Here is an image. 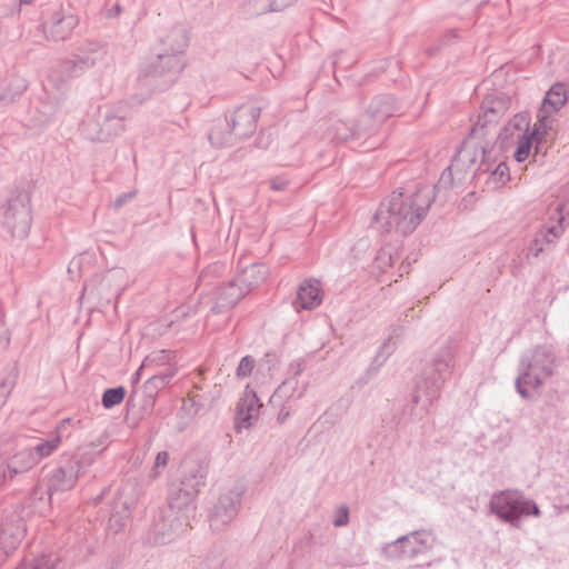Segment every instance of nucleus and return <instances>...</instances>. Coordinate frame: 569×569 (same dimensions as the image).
I'll use <instances>...</instances> for the list:
<instances>
[{
    "instance_id": "obj_22",
    "label": "nucleus",
    "mask_w": 569,
    "mask_h": 569,
    "mask_svg": "<svg viewBox=\"0 0 569 569\" xmlns=\"http://www.w3.org/2000/svg\"><path fill=\"white\" fill-rule=\"evenodd\" d=\"M244 296L246 291L236 279L228 281L216 289V301L211 311L222 313L233 308Z\"/></svg>"
},
{
    "instance_id": "obj_19",
    "label": "nucleus",
    "mask_w": 569,
    "mask_h": 569,
    "mask_svg": "<svg viewBox=\"0 0 569 569\" xmlns=\"http://www.w3.org/2000/svg\"><path fill=\"white\" fill-rule=\"evenodd\" d=\"M126 112L121 109H111L106 107L99 110L98 124L100 130L92 140L104 141L111 136H117L123 130V120Z\"/></svg>"
},
{
    "instance_id": "obj_25",
    "label": "nucleus",
    "mask_w": 569,
    "mask_h": 569,
    "mask_svg": "<svg viewBox=\"0 0 569 569\" xmlns=\"http://www.w3.org/2000/svg\"><path fill=\"white\" fill-rule=\"evenodd\" d=\"M322 302L321 283L317 279H306L297 290L293 302L296 309L312 310Z\"/></svg>"
},
{
    "instance_id": "obj_9",
    "label": "nucleus",
    "mask_w": 569,
    "mask_h": 569,
    "mask_svg": "<svg viewBox=\"0 0 569 569\" xmlns=\"http://www.w3.org/2000/svg\"><path fill=\"white\" fill-rule=\"evenodd\" d=\"M188 526L184 516H177L170 508L159 507L151 513L143 541L150 546H162L179 538Z\"/></svg>"
},
{
    "instance_id": "obj_14",
    "label": "nucleus",
    "mask_w": 569,
    "mask_h": 569,
    "mask_svg": "<svg viewBox=\"0 0 569 569\" xmlns=\"http://www.w3.org/2000/svg\"><path fill=\"white\" fill-rule=\"evenodd\" d=\"M21 438H12L11 436L0 437V458H4L9 462V468L13 473H22L38 465L36 456H33L29 446H22Z\"/></svg>"
},
{
    "instance_id": "obj_50",
    "label": "nucleus",
    "mask_w": 569,
    "mask_h": 569,
    "mask_svg": "<svg viewBox=\"0 0 569 569\" xmlns=\"http://www.w3.org/2000/svg\"><path fill=\"white\" fill-rule=\"evenodd\" d=\"M289 181L283 177H276L270 180V187L274 191H283L286 190Z\"/></svg>"
},
{
    "instance_id": "obj_20",
    "label": "nucleus",
    "mask_w": 569,
    "mask_h": 569,
    "mask_svg": "<svg viewBox=\"0 0 569 569\" xmlns=\"http://www.w3.org/2000/svg\"><path fill=\"white\" fill-rule=\"evenodd\" d=\"M396 111L397 106L393 96H377L372 99L367 112L362 114V120H366L373 131L377 124L393 116Z\"/></svg>"
},
{
    "instance_id": "obj_35",
    "label": "nucleus",
    "mask_w": 569,
    "mask_h": 569,
    "mask_svg": "<svg viewBox=\"0 0 569 569\" xmlns=\"http://www.w3.org/2000/svg\"><path fill=\"white\" fill-rule=\"evenodd\" d=\"M549 113L550 112H547L540 108L538 109L537 121L533 124L532 129H529V136L532 139L545 140L546 137L548 136V132L551 128Z\"/></svg>"
},
{
    "instance_id": "obj_13",
    "label": "nucleus",
    "mask_w": 569,
    "mask_h": 569,
    "mask_svg": "<svg viewBox=\"0 0 569 569\" xmlns=\"http://www.w3.org/2000/svg\"><path fill=\"white\" fill-rule=\"evenodd\" d=\"M550 224L542 226L530 241L528 254L538 257L543 251L546 244L553 243L565 231V227L569 224V204L558 203L550 214Z\"/></svg>"
},
{
    "instance_id": "obj_29",
    "label": "nucleus",
    "mask_w": 569,
    "mask_h": 569,
    "mask_svg": "<svg viewBox=\"0 0 569 569\" xmlns=\"http://www.w3.org/2000/svg\"><path fill=\"white\" fill-rule=\"evenodd\" d=\"M267 277L268 268L263 263H251L237 274L236 280L247 295L253 288L261 284Z\"/></svg>"
},
{
    "instance_id": "obj_47",
    "label": "nucleus",
    "mask_w": 569,
    "mask_h": 569,
    "mask_svg": "<svg viewBox=\"0 0 569 569\" xmlns=\"http://www.w3.org/2000/svg\"><path fill=\"white\" fill-rule=\"evenodd\" d=\"M349 522V509L346 506H341L337 510V515L333 519V525L336 527H345Z\"/></svg>"
},
{
    "instance_id": "obj_4",
    "label": "nucleus",
    "mask_w": 569,
    "mask_h": 569,
    "mask_svg": "<svg viewBox=\"0 0 569 569\" xmlns=\"http://www.w3.org/2000/svg\"><path fill=\"white\" fill-rule=\"evenodd\" d=\"M482 113L478 116L477 122L472 126L469 136L462 141L460 149L453 156L450 166L458 174L467 172L470 167L477 163L479 151L482 153V166L489 170L490 166L486 162L489 153V142L493 137L490 136V129L502 113L501 102L485 100L481 106Z\"/></svg>"
},
{
    "instance_id": "obj_1",
    "label": "nucleus",
    "mask_w": 569,
    "mask_h": 569,
    "mask_svg": "<svg viewBox=\"0 0 569 569\" xmlns=\"http://www.w3.org/2000/svg\"><path fill=\"white\" fill-rule=\"evenodd\" d=\"M452 170L455 169L451 166L447 167L436 184L423 186L411 194L393 191L380 203L373 221L379 223L385 232L395 230L402 236L410 234L420 224L437 197L440 198L443 193L445 198L448 190L463 182V176H459L457 182L455 181Z\"/></svg>"
},
{
    "instance_id": "obj_52",
    "label": "nucleus",
    "mask_w": 569,
    "mask_h": 569,
    "mask_svg": "<svg viewBox=\"0 0 569 569\" xmlns=\"http://www.w3.org/2000/svg\"><path fill=\"white\" fill-rule=\"evenodd\" d=\"M270 143L269 136L264 139V136L262 132H260L259 137L256 140V146L259 148H267Z\"/></svg>"
},
{
    "instance_id": "obj_48",
    "label": "nucleus",
    "mask_w": 569,
    "mask_h": 569,
    "mask_svg": "<svg viewBox=\"0 0 569 569\" xmlns=\"http://www.w3.org/2000/svg\"><path fill=\"white\" fill-rule=\"evenodd\" d=\"M136 196H137V190H131V191L121 193L113 201V208L116 210L122 208L128 201L133 199Z\"/></svg>"
},
{
    "instance_id": "obj_59",
    "label": "nucleus",
    "mask_w": 569,
    "mask_h": 569,
    "mask_svg": "<svg viewBox=\"0 0 569 569\" xmlns=\"http://www.w3.org/2000/svg\"><path fill=\"white\" fill-rule=\"evenodd\" d=\"M211 272V268L204 269L201 271L199 279L203 281L208 278L209 273Z\"/></svg>"
},
{
    "instance_id": "obj_60",
    "label": "nucleus",
    "mask_w": 569,
    "mask_h": 569,
    "mask_svg": "<svg viewBox=\"0 0 569 569\" xmlns=\"http://www.w3.org/2000/svg\"><path fill=\"white\" fill-rule=\"evenodd\" d=\"M20 6H29L33 3L34 0H18Z\"/></svg>"
},
{
    "instance_id": "obj_24",
    "label": "nucleus",
    "mask_w": 569,
    "mask_h": 569,
    "mask_svg": "<svg viewBox=\"0 0 569 569\" xmlns=\"http://www.w3.org/2000/svg\"><path fill=\"white\" fill-rule=\"evenodd\" d=\"M208 476V462L203 459H186L182 465V475L180 485L199 491V488L204 485Z\"/></svg>"
},
{
    "instance_id": "obj_53",
    "label": "nucleus",
    "mask_w": 569,
    "mask_h": 569,
    "mask_svg": "<svg viewBox=\"0 0 569 569\" xmlns=\"http://www.w3.org/2000/svg\"><path fill=\"white\" fill-rule=\"evenodd\" d=\"M372 378L370 376H367V372H363L356 381V385L361 388L363 386H366L367 383H369V381L371 380Z\"/></svg>"
},
{
    "instance_id": "obj_38",
    "label": "nucleus",
    "mask_w": 569,
    "mask_h": 569,
    "mask_svg": "<svg viewBox=\"0 0 569 569\" xmlns=\"http://www.w3.org/2000/svg\"><path fill=\"white\" fill-rule=\"evenodd\" d=\"M127 390L123 386L108 388L103 391L101 403L104 409H111L121 403L126 397Z\"/></svg>"
},
{
    "instance_id": "obj_12",
    "label": "nucleus",
    "mask_w": 569,
    "mask_h": 569,
    "mask_svg": "<svg viewBox=\"0 0 569 569\" xmlns=\"http://www.w3.org/2000/svg\"><path fill=\"white\" fill-rule=\"evenodd\" d=\"M244 492L246 485L241 481H237L231 487L221 490L209 515L212 531L222 530L237 517Z\"/></svg>"
},
{
    "instance_id": "obj_16",
    "label": "nucleus",
    "mask_w": 569,
    "mask_h": 569,
    "mask_svg": "<svg viewBox=\"0 0 569 569\" xmlns=\"http://www.w3.org/2000/svg\"><path fill=\"white\" fill-rule=\"evenodd\" d=\"M262 405L250 385H247L237 405L236 425L238 428L248 429L253 420L258 419Z\"/></svg>"
},
{
    "instance_id": "obj_41",
    "label": "nucleus",
    "mask_w": 569,
    "mask_h": 569,
    "mask_svg": "<svg viewBox=\"0 0 569 569\" xmlns=\"http://www.w3.org/2000/svg\"><path fill=\"white\" fill-rule=\"evenodd\" d=\"M254 358L251 356H244L240 359L238 367L236 369V376L239 379H243L250 377L253 372V369L257 367Z\"/></svg>"
},
{
    "instance_id": "obj_11",
    "label": "nucleus",
    "mask_w": 569,
    "mask_h": 569,
    "mask_svg": "<svg viewBox=\"0 0 569 569\" xmlns=\"http://www.w3.org/2000/svg\"><path fill=\"white\" fill-rule=\"evenodd\" d=\"M24 506L0 505V562L20 545L26 533Z\"/></svg>"
},
{
    "instance_id": "obj_49",
    "label": "nucleus",
    "mask_w": 569,
    "mask_h": 569,
    "mask_svg": "<svg viewBox=\"0 0 569 569\" xmlns=\"http://www.w3.org/2000/svg\"><path fill=\"white\" fill-rule=\"evenodd\" d=\"M16 476L11 468H9V462L0 463V486L7 482L9 479H12Z\"/></svg>"
},
{
    "instance_id": "obj_54",
    "label": "nucleus",
    "mask_w": 569,
    "mask_h": 569,
    "mask_svg": "<svg viewBox=\"0 0 569 569\" xmlns=\"http://www.w3.org/2000/svg\"><path fill=\"white\" fill-rule=\"evenodd\" d=\"M222 562L220 560L216 561L214 563H204V565H201L200 567L196 568V569H220Z\"/></svg>"
},
{
    "instance_id": "obj_2",
    "label": "nucleus",
    "mask_w": 569,
    "mask_h": 569,
    "mask_svg": "<svg viewBox=\"0 0 569 569\" xmlns=\"http://www.w3.org/2000/svg\"><path fill=\"white\" fill-rule=\"evenodd\" d=\"M188 42V31L182 26L173 27L160 39V51L140 69L138 88L142 92L137 94L138 103H142L151 92L164 91L177 81L186 66L182 53Z\"/></svg>"
},
{
    "instance_id": "obj_58",
    "label": "nucleus",
    "mask_w": 569,
    "mask_h": 569,
    "mask_svg": "<svg viewBox=\"0 0 569 569\" xmlns=\"http://www.w3.org/2000/svg\"><path fill=\"white\" fill-rule=\"evenodd\" d=\"M288 416H289V411H286V410L282 408V409L280 410V412L278 413V418H277L278 422H279V423H282V422L286 420V418H287Z\"/></svg>"
},
{
    "instance_id": "obj_63",
    "label": "nucleus",
    "mask_w": 569,
    "mask_h": 569,
    "mask_svg": "<svg viewBox=\"0 0 569 569\" xmlns=\"http://www.w3.org/2000/svg\"><path fill=\"white\" fill-rule=\"evenodd\" d=\"M449 34H450L452 38H457L456 31H453V30H450V31H449Z\"/></svg>"
},
{
    "instance_id": "obj_39",
    "label": "nucleus",
    "mask_w": 569,
    "mask_h": 569,
    "mask_svg": "<svg viewBox=\"0 0 569 569\" xmlns=\"http://www.w3.org/2000/svg\"><path fill=\"white\" fill-rule=\"evenodd\" d=\"M533 139L529 136V132H521L518 134L517 148L513 152V158L517 162H523L528 159L532 149Z\"/></svg>"
},
{
    "instance_id": "obj_3",
    "label": "nucleus",
    "mask_w": 569,
    "mask_h": 569,
    "mask_svg": "<svg viewBox=\"0 0 569 569\" xmlns=\"http://www.w3.org/2000/svg\"><path fill=\"white\" fill-rule=\"evenodd\" d=\"M104 448L96 450L93 443L78 448L71 455H64L59 465L47 476L46 489L39 487L30 493L29 501L32 511L42 513L57 493L72 489L78 478L94 462Z\"/></svg>"
},
{
    "instance_id": "obj_10",
    "label": "nucleus",
    "mask_w": 569,
    "mask_h": 569,
    "mask_svg": "<svg viewBox=\"0 0 569 569\" xmlns=\"http://www.w3.org/2000/svg\"><path fill=\"white\" fill-rule=\"evenodd\" d=\"M0 214L3 227L12 237H28L32 222L29 192L26 189L12 191L7 203L0 208Z\"/></svg>"
},
{
    "instance_id": "obj_37",
    "label": "nucleus",
    "mask_w": 569,
    "mask_h": 569,
    "mask_svg": "<svg viewBox=\"0 0 569 569\" xmlns=\"http://www.w3.org/2000/svg\"><path fill=\"white\" fill-rule=\"evenodd\" d=\"M17 378L18 371L14 367L11 368L4 377L0 378V409L6 405L10 393L16 387Z\"/></svg>"
},
{
    "instance_id": "obj_27",
    "label": "nucleus",
    "mask_w": 569,
    "mask_h": 569,
    "mask_svg": "<svg viewBox=\"0 0 569 569\" xmlns=\"http://www.w3.org/2000/svg\"><path fill=\"white\" fill-rule=\"evenodd\" d=\"M70 422V419H63L54 431L50 433L47 439H40L34 445H29L38 463L49 456H51L61 443V431Z\"/></svg>"
},
{
    "instance_id": "obj_56",
    "label": "nucleus",
    "mask_w": 569,
    "mask_h": 569,
    "mask_svg": "<svg viewBox=\"0 0 569 569\" xmlns=\"http://www.w3.org/2000/svg\"><path fill=\"white\" fill-rule=\"evenodd\" d=\"M121 12V7L119 4H114L108 12V17H117Z\"/></svg>"
},
{
    "instance_id": "obj_42",
    "label": "nucleus",
    "mask_w": 569,
    "mask_h": 569,
    "mask_svg": "<svg viewBox=\"0 0 569 569\" xmlns=\"http://www.w3.org/2000/svg\"><path fill=\"white\" fill-rule=\"evenodd\" d=\"M59 68L63 79L78 77L83 72L79 71V64L74 57L72 59L61 61Z\"/></svg>"
},
{
    "instance_id": "obj_51",
    "label": "nucleus",
    "mask_w": 569,
    "mask_h": 569,
    "mask_svg": "<svg viewBox=\"0 0 569 569\" xmlns=\"http://www.w3.org/2000/svg\"><path fill=\"white\" fill-rule=\"evenodd\" d=\"M305 370V365L301 360H295L289 366L290 378H296Z\"/></svg>"
},
{
    "instance_id": "obj_8",
    "label": "nucleus",
    "mask_w": 569,
    "mask_h": 569,
    "mask_svg": "<svg viewBox=\"0 0 569 569\" xmlns=\"http://www.w3.org/2000/svg\"><path fill=\"white\" fill-rule=\"evenodd\" d=\"M489 509L501 521L518 528L521 518L540 516L538 505L522 496L519 491L503 490L492 495Z\"/></svg>"
},
{
    "instance_id": "obj_18",
    "label": "nucleus",
    "mask_w": 569,
    "mask_h": 569,
    "mask_svg": "<svg viewBox=\"0 0 569 569\" xmlns=\"http://www.w3.org/2000/svg\"><path fill=\"white\" fill-rule=\"evenodd\" d=\"M197 492L180 483L171 485L168 495V505L162 508H170L177 516H184L189 523L190 513L196 510L194 497Z\"/></svg>"
},
{
    "instance_id": "obj_30",
    "label": "nucleus",
    "mask_w": 569,
    "mask_h": 569,
    "mask_svg": "<svg viewBox=\"0 0 569 569\" xmlns=\"http://www.w3.org/2000/svg\"><path fill=\"white\" fill-rule=\"evenodd\" d=\"M567 100V86L559 81L552 84L547 91L540 109L547 112H557L566 104Z\"/></svg>"
},
{
    "instance_id": "obj_26",
    "label": "nucleus",
    "mask_w": 569,
    "mask_h": 569,
    "mask_svg": "<svg viewBox=\"0 0 569 569\" xmlns=\"http://www.w3.org/2000/svg\"><path fill=\"white\" fill-rule=\"evenodd\" d=\"M492 144L491 142H489V153L486 158V162L490 166L489 170H485L486 166H482L481 168V164H482V159L479 163V166L477 168H473L475 164L472 167H470V169H468L467 172H462L460 173V176H463L465 179H463V182L461 184H458V186H455L453 188H458V187H461L466 180L468 179V176L471 174L470 177L473 178L476 177L477 174H480L481 172H491V176L492 178L495 179L496 182H501V183H505L507 180L510 179V173H509V167L505 163V162H499L493 169H492V163L490 162V156H491V151H492ZM479 156L482 157V153L479 151ZM452 177L455 179V181L457 182V178L459 177V174L456 172V170H452Z\"/></svg>"
},
{
    "instance_id": "obj_28",
    "label": "nucleus",
    "mask_w": 569,
    "mask_h": 569,
    "mask_svg": "<svg viewBox=\"0 0 569 569\" xmlns=\"http://www.w3.org/2000/svg\"><path fill=\"white\" fill-rule=\"evenodd\" d=\"M174 376V370L164 369L150 377L143 385L144 403L143 408H152L160 389L168 386Z\"/></svg>"
},
{
    "instance_id": "obj_64",
    "label": "nucleus",
    "mask_w": 569,
    "mask_h": 569,
    "mask_svg": "<svg viewBox=\"0 0 569 569\" xmlns=\"http://www.w3.org/2000/svg\"><path fill=\"white\" fill-rule=\"evenodd\" d=\"M305 391H306V386H305V387H303V389L299 392L298 398H301Z\"/></svg>"
},
{
    "instance_id": "obj_32",
    "label": "nucleus",
    "mask_w": 569,
    "mask_h": 569,
    "mask_svg": "<svg viewBox=\"0 0 569 569\" xmlns=\"http://www.w3.org/2000/svg\"><path fill=\"white\" fill-rule=\"evenodd\" d=\"M531 117L529 112L517 113L509 123L499 132L502 140L513 136L515 131L529 132Z\"/></svg>"
},
{
    "instance_id": "obj_57",
    "label": "nucleus",
    "mask_w": 569,
    "mask_h": 569,
    "mask_svg": "<svg viewBox=\"0 0 569 569\" xmlns=\"http://www.w3.org/2000/svg\"><path fill=\"white\" fill-rule=\"evenodd\" d=\"M543 141L545 140L533 139L532 147L535 149V153H539L542 150Z\"/></svg>"
},
{
    "instance_id": "obj_7",
    "label": "nucleus",
    "mask_w": 569,
    "mask_h": 569,
    "mask_svg": "<svg viewBox=\"0 0 569 569\" xmlns=\"http://www.w3.org/2000/svg\"><path fill=\"white\" fill-rule=\"evenodd\" d=\"M261 108L253 102L238 106L229 118L218 122L210 130L208 138L214 147H226L234 143L236 139H246L257 129Z\"/></svg>"
},
{
    "instance_id": "obj_21",
    "label": "nucleus",
    "mask_w": 569,
    "mask_h": 569,
    "mask_svg": "<svg viewBox=\"0 0 569 569\" xmlns=\"http://www.w3.org/2000/svg\"><path fill=\"white\" fill-rule=\"evenodd\" d=\"M397 542L402 543L401 551L405 553V557L412 559L431 549L435 542V537L427 530H417L409 535L399 537Z\"/></svg>"
},
{
    "instance_id": "obj_34",
    "label": "nucleus",
    "mask_w": 569,
    "mask_h": 569,
    "mask_svg": "<svg viewBox=\"0 0 569 569\" xmlns=\"http://www.w3.org/2000/svg\"><path fill=\"white\" fill-rule=\"evenodd\" d=\"M280 365V358L274 351H268L257 363V375L272 378Z\"/></svg>"
},
{
    "instance_id": "obj_62",
    "label": "nucleus",
    "mask_w": 569,
    "mask_h": 569,
    "mask_svg": "<svg viewBox=\"0 0 569 569\" xmlns=\"http://www.w3.org/2000/svg\"><path fill=\"white\" fill-rule=\"evenodd\" d=\"M140 370H141V368H139V369L136 371V373H134V381H138V379H139V375H140V373H139V372H140Z\"/></svg>"
},
{
    "instance_id": "obj_33",
    "label": "nucleus",
    "mask_w": 569,
    "mask_h": 569,
    "mask_svg": "<svg viewBox=\"0 0 569 569\" xmlns=\"http://www.w3.org/2000/svg\"><path fill=\"white\" fill-rule=\"evenodd\" d=\"M396 343L392 341L391 338H389L387 341L383 342L382 346H380L372 362L365 371L367 372V376H370L371 378L377 376L381 366H383L389 356L393 352Z\"/></svg>"
},
{
    "instance_id": "obj_43",
    "label": "nucleus",
    "mask_w": 569,
    "mask_h": 569,
    "mask_svg": "<svg viewBox=\"0 0 569 569\" xmlns=\"http://www.w3.org/2000/svg\"><path fill=\"white\" fill-rule=\"evenodd\" d=\"M293 2L295 0H268V3L266 6L257 7L256 12L264 13L281 11L287 7L291 6Z\"/></svg>"
},
{
    "instance_id": "obj_44",
    "label": "nucleus",
    "mask_w": 569,
    "mask_h": 569,
    "mask_svg": "<svg viewBox=\"0 0 569 569\" xmlns=\"http://www.w3.org/2000/svg\"><path fill=\"white\" fill-rule=\"evenodd\" d=\"M382 423L385 428L390 430L398 428L400 423L399 410L391 408L388 412H386V417L382 419Z\"/></svg>"
},
{
    "instance_id": "obj_36",
    "label": "nucleus",
    "mask_w": 569,
    "mask_h": 569,
    "mask_svg": "<svg viewBox=\"0 0 569 569\" xmlns=\"http://www.w3.org/2000/svg\"><path fill=\"white\" fill-rule=\"evenodd\" d=\"M298 386V379L296 378H288L286 379L272 393V396L269 399V402L271 405H277L278 402H281L283 399L291 398Z\"/></svg>"
},
{
    "instance_id": "obj_45",
    "label": "nucleus",
    "mask_w": 569,
    "mask_h": 569,
    "mask_svg": "<svg viewBox=\"0 0 569 569\" xmlns=\"http://www.w3.org/2000/svg\"><path fill=\"white\" fill-rule=\"evenodd\" d=\"M402 543L397 542V539L392 542L387 543L383 547V552L389 558H400L405 557V553H402Z\"/></svg>"
},
{
    "instance_id": "obj_6",
    "label": "nucleus",
    "mask_w": 569,
    "mask_h": 569,
    "mask_svg": "<svg viewBox=\"0 0 569 569\" xmlns=\"http://www.w3.org/2000/svg\"><path fill=\"white\" fill-rule=\"evenodd\" d=\"M453 355L450 348L442 349L431 362L427 363L416 380L412 402L427 410L440 396L442 386L452 376Z\"/></svg>"
},
{
    "instance_id": "obj_40",
    "label": "nucleus",
    "mask_w": 569,
    "mask_h": 569,
    "mask_svg": "<svg viewBox=\"0 0 569 569\" xmlns=\"http://www.w3.org/2000/svg\"><path fill=\"white\" fill-rule=\"evenodd\" d=\"M58 558L53 555H41L31 561H23L17 569H53Z\"/></svg>"
},
{
    "instance_id": "obj_31",
    "label": "nucleus",
    "mask_w": 569,
    "mask_h": 569,
    "mask_svg": "<svg viewBox=\"0 0 569 569\" xmlns=\"http://www.w3.org/2000/svg\"><path fill=\"white\" fill-rule=\"evenodd\" d=\"M104 54L106 50L102 46L96 42L88 43L79 51V53L74 56V59L79 64V71H84L89 68H92L99 60L103 58Z\"/></svg>"
},
{
    "instance_id": "obj_15",
    "label": "nucleus",
    "mask_w": 569,
    "mask_h": 569,
    "mask_svg": "<svg viewBox=\"0 0 569 569\" xmlns=\"http://www.w3.org/2000/svg\"><path fill=\"white\" fill-rule=\"evenodd\" d=\"M136 505L137 497L131 487L119 489L111 505L108 529L118 532L123 528L130 519Z\"/></svg>"
},
{
    "instance_id": "obj_55",
    "label": "nucleus",
    "mask_w": 569,
    "mask_h": 569,
    "mask_svg": "<svg viewBox=\"0 0 569 569\" xmlns=\"http://www.w3.org/2000/svg\"><path fill=\"white\" fill-rule=\"evenodd\" d=\"M108 491H109V489L104 488V489H103V490H102L98 496H96V497L92 499V503H93L94 506L99 505V503L102 501V499H103L104 495H106Z\"/></svg>"
},
{
    "instance_id": "obj_5",
    "label": "nucleus",
    "mask_w": 569,
    "mask_h": 569,
    "mask_svg": "<svg viewBox=\"0 0 569 569\" xmlns=\"http://www.w3.org/2000/svg\"><path fill=\"white\" fill-rule=\"evenodd\" d=\"M557 356L551 345H538L525 351L518 363V376L515 387L518 395L525 400H531L530 389L538 390L555 375Z\"/></svg>"
},
{
    "instance_id": "obj_46",
    "label": "nucleus",
    "mask_w": 569,
    "mask_h": 569,
    "mask_svg": "<svg viewBox=\"0 0 569 569\" xmlns=\"http://www.w3.org/2000/svg\"><path fill=\"white\" fill-rule=\"evenodd\" d=\"M169 461V453L167 451H160L157 453L154 463L152 467V477H157L160 473V469L164 468Z\"/></svg>"
},
{
    "instance_id": "obj_17",
    "label": "nucleus",
    "mask_w": 569,
    "mask_h": 569,
    "mask_svg": "<svg viewBox=\"0 0 569 569\" xmlns=\"http://www.w3.org/2000/svg\"><path fill=\"white\" fill-rule=\"evenodd\" d=\"M78 23L76 16L61 9L53 12L50 20L43 23V32L53 41L66 40Z\"/></svg>"
},
{
    "instance_id": "obj_61",
    "label": "nucleus",
    "mask_w": 569,
    "mask_h": 569,
    "mask_svg": "<svg viewBox=\"0 0 569 569\" xmlns=\"http://www.w3.org/2000/svg\"><path fill=\"white\" fill-rule=\"evenodd\" d=\"M18 92H14L13 94H10V99H13L14 96L17 94ZM9 99V96L8 94H1L0 96V100H7Z\"/></svg>"
},
{
    "instance_id": "obj_23",
    "label": "nucleus",
    "mask_w": 569,
    "mask_h": 569,
    "mask_svg": "<svg viewBox=\"0 0 569 569\" xmlns=\"http://www.w3.org/2000/svg\"><path fill=\"white\" fill-rule=\"evenodd\" d=\"M373 132L371 126L366 120H362V116L357 122H349L343 120L336 121L330 129V134L333 140L338 142H347L350 140L360 139L365 134Z\"/></svg>"
}]
</instances>
